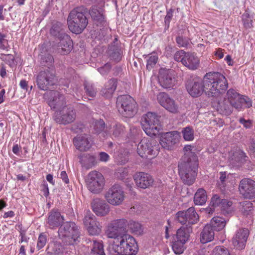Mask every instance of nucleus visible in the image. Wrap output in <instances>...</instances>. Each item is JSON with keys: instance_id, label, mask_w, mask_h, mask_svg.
<instances>
[{"instance_id": "obj_27", "label": "nucleus", "mask_w": 255, "mask_h": 255, "mask_svg": "<svg viewBox=\"0 0 255 255\" xmlns=\"http://www.w3.org/2000/svg\"><path fill=\"white\" fill-rule=\"evenodd\" d=\"M64 218L58 211H51L47 220V224L51 229L58 227L63 222Z\"/></svg>"}, {"instance_id": "obj_42", "label": "nucleus", "mask_w": 255, "mask_h": 255, "mask_svg": "<svg viewBox=\"0 0 255 255\" xmlns=\"http://www.w3.org/2000/svg\"><path fill=\"white\" fill-rule=\"evenodd\" d=\"M98 223L99 222L96 221V217L93 214L90 212H87L84 219V224L87 228Z\"/></svg>"}, {"instance_id": "obj_35", "label": "nucleus", "mask_w": 255, "mask_h": 255, "mask_svg": "<svg viewBox=\"0 0 255 255\" xmlns=\"http://www.w3.org/2000/svg\"><path fill=\"white\" fill-rule=\"evenodd\" d=\"M207 200L206 191L203 188L199 189L194 196V202L195 204L197 205H203L206 203Z\"/></svg>"}, {"instance_id": "obj_43", "label": "nucleus", "mask_w": 255, "mask_h": 255, "mask_svg": "<svg viewBox=\"0 0 255 255\" xmlns=\"http://www.w3.org/2000/svg\"><path fill=\"white\" fill-rule=\"evenodd\" d=\"M158 59V56L156 53H153L150 54L149 55L148 59H147V63H146L147 69L148 70H150L152 68H153L154 66L156 64Z\"/></svg>"}, {"instance_id": "obj_23", "label": "nucleus", "mask_w": 255, "mask_h": 255, "mask_svg": "<svg viewBox=\"0 0 255 255\" xmlns=\"http://www.w3.org/2000/svg\"><path fill=\"white\" fill-rule=\"evenodd\" d=\"M93 211L98 216H105L110 212V206L104 201L97 199L92 203Z\"/></svg>"}, {"instance_id": "obj_55", "label": "nucleus", "mask_w": 255, "mask_h": 255, "mask_svg": "<svg viewBox=\"0 0 255 255\" xmlns=\"http://www.w3.org/2000/svg\"><path fill=\"white\" fill-rule=\"evenodd\" d=\"M3 60L10 66L12 67L15 65V61L14 56L11 54L3 55V57L1 58Z\"/></svg>"}, {"instance_id": "obj_7", "label": "nucleus", "mask_w": 255, "mask_h": 255, "mask_svg": "<svg viewBox=\"0 0 255 255\" xmlns=\"http://www.w3.org/2000/svg\"><path fill=\"white\" fill-rule=\"evenodd\" d=\"M141 125L147 135L155 136L160 129L159 117L155 113L148 112L142 117Z\"/></svg>"}, {"instance_id": "obj_21", "label": "nucleus", "mask_w": 255, "mask_h": 255, "mask_svg": "<svg viewBox=\"0 0 255 255\" xmlns=\"http://www.w3.org/2000/svg\"><path fill=\"white\" fill-rule=\"evenodd\" d=\"M249 231L247 229H239L232 239L233 245L237 249L242 250L246 247Z\"/></svg>"}, {"instance_id": "obj_47", "label": "nucleus", "mask_w": 255, "mask_h": 255, "mask_svg": "<svg viewBox=\"0 0 255 255\" xmlns=\"http://www.w3.org/2000/svg\"><path fill=\"white\" fill-rule=\"evenodd\" d=\"M88 233L93 236L97 235L99 234L101 231V227L99 222L95 223L94 225L89 226L87 228Z\"/></svg>"}, {"instance_id": "obj_12", "label": "nucleus", "mask_w": 255, "mask_h": 255, "mask_svg": "<svg viewBox=\"0 0 255 255\" xmlns=\"http://www.w3.org/2000/svg\"><path fill=\"white\" fill-rule=\"evenodd\" d=\"M137 151L140 156L146 158L148 155L156 156L158 154V147L154 141L150 138H143L138 144Z\"/></svg>"}, {"instance_id": "obj_57", "label": "nucleus", "mask_w": 255, "mask_h": 255, "mask_svg": "<svg viewBox=\"0 0 255 255\" xmlns=\"http://www.w3.org/2000/svg\"><path fill=\"white\" fill-rule=\"evenodd\" d=\"M111 68V65L109 63H107L103 67L99 68L98 71L102 75H104L105 74H107L110 71Z\"/></svg>"}, {"instance_id": "obj_20", "label": "nucleus", "mask_w": 255, "mask_h": 255, "mask_svg": "<svg viewBox=\"0 0 255 255\" xmlns=\"http://www.w3.org/2000/svg\"><path fill=\"white\" fill-rule=\"evenodd\" d=\"M180 133L177 131L167 132L162 135L160 144L164 148L169 149L179 141Z\"/></svg>"}, {"instance_id": "obj_33", "label": "nucleus", "mask_w": 255, "mask_h": 255, "mask_svg": "<svg viewBox=\"0 0 255 255\" xmlns=\"http://www.w3.org/2000/svg\"><path fill=\"white\" fill-rule=\"evenodd\" d=\"M89 14L95 22L102 23L104 21L103 11L101 8L96 6H92L89 10Z\"/></svg>"}, {"instance_id": "obj_46", "label": "nucleus", "mask_w": 255, "mask_h": 255, "mask_svg": "<svg viewBox=\"0 0 255 255\" xmlns=\"http://www.w3.org/2000/svg\"><path fill=\"white\" fill-rule=\"evenodd\" d=\"M241 210L245 214H248L249 212L253 209V203L249 201H243L240 203Z\"/></svg>"}, {"instance_id": "obj_10", "label": "nucleus", "mask_w": 255, "mask_h": 255, "mask_svg": "<svg viewBox=\"0 0 255 255\" xmlns=\"http://www.w3.org/2000/svg\"><path fill=\"white\" fill-rule=\"evenodd\" d=\"M86 184L88 190L95 194L101 192L104 186L105 180L101 173L97 171H91L88 175Z\"/></svg>"}, {"instance_id": "obj_44", "label": "nucleus", "mask_w": 255, "mask_h": 255, "mask_svg": "<svg viewBox=\"0 0 255 255\" xmlns=\"http://www.w3.org/2000/svg\"><path fill=\"white\" fill-rule=\"evenodd\" d=\"M128 171L127 168L120 167L115 172L116 176L120 180H123L128 176Z\"/></svg>"}, {"instance_id": "obj_17", "label": "nucleus", "mask_w": 255, "mask_h": 255, "mask_svg": "<svg viewBox=\"0 0 255 255\" xmlns=\"http://www.w3.org/2000/svg\"><path fill=\"white\" fill-rule=\"evenodd\" d=\"M158 102L168 111L176 113L178 111V106L175 100L165 93H160L157 97Z\"/></svg>"}, {"instance_id": "obj_25", "label": "nucleus", "mask_w": 255, "mask_h": 255, "mask_svg": "<svg viewBox=\"0 0 255 255\" xmlns=\"http://www.w3.org/2000/svg\"><path fill=\"white\" fill-rule=\"evenodd\" d=\"M58 51L62 55L68 54L73 48V42L70 36L63 34L62 37L59 39Z\"/></svg>"}, {"instance_id": "obj_9", "label": "nucleus", "mask_w": 255, "mask_h": 255, "mask_svg": "<svg viewBox=\"0 0 255 255\" xmlns=\"http://www.w3.org/2000/svg\"><path fill=\"white\" fill-rule=\"evenodd\" d=\"M60 238H65L64 242L67 244L76 243L79 238V232L75 224L72 222H66L61 226L58 231Z\"/></svg>"}, {"instance_id": "obj_51", "label": "nucleus", "mask_w": 255, "mask_h": 255, "mask_svg": "<svg viewBox=\"0 0 255 255\" xmlns=\"http://www.w3.org/2000/svg\"><path fill=\"white\" fill-rule=\"evenodd\" d=\"M176 41L179 47H186L189 44L188 38L178 36L176 38Z\"/></svg>"}, {"instance_id": "obj_2", "label": "nucleus", "mask_w": 255, "mask_h": 255, "mask_svg": "<svg viewBox=\"0 0 255 255\" xmlns=\"http://www.w3.org/2000/svg\"><path fill=\"white\" fill-rule=\"evenodd\" d=\"M193 146L186 145L184 147V155L178 164L179 175L184 183L188 185L194 183L198 166V157L192 150Z\"/></svg>"}, {"instance_id": "obj_53", "label": "nucleus", "mask_w": 255, "mask_h": 255, "mask_svg": "<svg viewBox=\"0 0 255 255\" xmlns=\"http://www.w3.org/2000/svg\"><path fill=\"white\" fill-rule=\"evenodd\" d=\"M187 53L184 50H181L177 51L174 55V59L177 62H181L183 64Z\"/></svg>"}, {"instance_id": "obj_56", "label": "nucleus", "mask_w": 255, "mask_h": 255, "mask_svg": "<svg viewBox=\"0 0 255 255\" xmlns=\"http://www.w3.org/2000/svg\"><path fill=\"white\" fill-rule=\"evenodd\" d=\"M232 205V202L226 199H222L220 209L223 211H229V208Z\"/></svg>"}, {"instance_id": "obj_60", "label": "nucleus", "mask_w": 255, "mask_h": 255, "mask_svg": "<svg viewBox=\"0 0 255 255\" xmlns=\"http://www.w3.org/2000/svg\"><path fill=\"white\" fill-rule=\"evenodd\" d=\"M110 158L109 155L105 152L99 153V160L102 162H107Z\"/></svg>"}, {"instance_id": "obj_50", "label": "nucleus", "mask_w": 255, "mask_h": 255, "mask_svg": "<svg viewBox=\"0 0 255 255\" xmlns=\"http://www.w3.org/2000/svg\"><path fill=\"white\" fill-rule=\"evenodd\" d=\"M47 242V236L44 233H41L38 237L36 248L39 250L43 248Z\"/></svg>"}, {"instance_id": "obj_52", "label": "nucleus", "mask_w": 255, "mask_h": 255, "mask_svg": "<svg viewBox=\"0 0 255 255\" xmlns=\"http://www.w3.org/2000/svg\"><path fill=\"white\" fill-rule=\"evenodd\" d=\"M242 20L246 28H251L253 26V21L248 13H245L242 15Z\"/></svg>"}, {"instance_id": "obj_16", "label": "nucleus", "mask_w": 255, "mask_h": 255, "mask_svg": "<svg viewBox=\"0 0 255 255\" xmlns=\"http://www.w3.org/2000/svg\"><path fill=\"white\" fill-rule=\"evenodd\" d=\"M239 190L242 195L247 199L255 197V181L250 178L243 179L240 183Z\"/></svg>"}, {"instance_id": "obj_8", "label": "nucleus", "mask_w": 255, "mask_h": 255, "mask_svg": "<svg viewBox=\"0 0 255 255\" xmlns=\"http://www.w3.org/2000/svg\"><path fill=\"white\" fill-rule=\"evenodd\" d=\"M127 221L124 219H116L109 223L106 227V236L113 241L121 238L127 232Z\"/></svg>"}, {"instance_id": "obj_62", "label": "nucleus", "mask_w": 255, "mask_h": 255, "mask_svg": "<svg viewBox=\"0 0 255 255\" xmlns=\"http://www.w3.org/2000/svg\"><path fill=\"white\" fill-rule=\"evenodd\" d=\"M19 86L26 92L28 91V82L25 80L22 79L20 81Z\"/></svg>"}, {"instance_id": "obj_61", "label": "nucleus", "mask_w": 255, "mask_h": 255, "mask_svg": "<svg viewBox=\"0 0 255 255\" xmlns=\"http://www.w3.org/2000/svg\"><path fill=\"white\" fill-rule=\"evenodd\" d=\"M59 177L63 181V182L68 184L69 182V180L67 176V174L65 171H62L61 172Z\"/></svg>"}, {"instance_id": "obj_63", "label": "nucleus", "mask_w": 255, "mask_h": 255, "mask_svg": "<svg viewBox=\"0 0 255 255\" xmlns=\"http://www.w3.org/2000/svg\"><path fill=\"white\" fill-rule=\"evenodd\" d=\"M240 122L246 128H250L251 126V122L250 121L246 120L243 118L240 119Z\"/></svg>"}, {"instance_id": "obj_30", "label": "nucleus", "mask_w": 255, "mask_h": 255, "mask_svg": "<svg viewBox=\"0 0 255 255\" xmlns=\"http://www.w3.org/2000/svg\"><path fill=\"white\" fill-rule=\"evenodd\" d=\"M117 86V79H112L109 80L106 84L104 88L101 91L102 94L106 98H111L116 89Z\"/></svg>"}, {"instance_id": "obj_40", "label": "nucleus", "mask_w": 255, "mask_h": 255, "mask_svg": "<svg viewBox=\"0 0 255 255\" xmlns=\"http://www.w3.org/2000/svg\"><path fill=\"white\" fill-rule=\"evenodd\" d=\"M127 225L132 233L136 235H140L142 233L143 228L139 223L130 221L128 224L127 223Z\"/></svg>"}, {"instance_id": "obj_13", "label": "nucleus", "mask_w": 255, "mask_h": 255, "mask_svg": "<svg viewBox=\"0 0 255 255\" xmlns=\"http://www.w3.org/2000/svg\"><path fill=\"white\" fill-rule=\"evenodd\" d=\"M74 110L67 106H64L61 110H57L54 113L53 119L56 123L66 125L72 123L75 119Z\"/></svg>"}, {"instance_id": "obj_48", "label": "nucleus", "mask_w": 255, "mask_h": 255, "mask_svg": "<svg viewBox=\"0 0 255 255\" xmlns=\"http://www.w3.org/2000/svg\"><path fill=\"white\" fill-rule=\"evenodd\" d=\"M84 85L87 95L91 98L95 97L97 91L94 85L89 83H85Z\"/></svg>"}, {"instance_id": "obj_5", "label": "nucleus", "mask_w": 255, "mask_h": 255, "mask_svg": "<svg viewBox=\"0 0 255 255\" xmlns=\"http://www.w3.org/2000/svg\"><path fill=\"white\" fill-rule=\"evenodd\" d=\"M83 7L74 8L67 18L69 30L77 34L82 33L88 24V20L83 12Z\"/></svg>"}, {"instance_id": "obj_4", "label": "nucleus", "mask_w": 255, "mask_h": 255, "mask_svg": "<svg viewBox=\"0 0 255 255\" xmlns=\"http://www.w3.org/2000/svg\"><path fill=\"white\" fill-rule=\"evenodd\" d=\"M111 247L115 253L123 255H135L138 252L135 240L127 234L116 241H113Z\"/></svg>"}, {"instance_id": "obj_11", "label": "nucleus", "mask_w": 255, "mask_h": 255, "mask_svg": "<svg viewBox=\"0 0 255 255\" xmlns=\"http://www.w3.org/2000/svg\"><path fill=\"white\" fill-rule=\"evenodd\" d=\"M105 198L109 204L117 206L122 204L125 199V194L120 185L115 184L106 193Z\"/></svg>"}, {"instance_id": "obj_32", "label": "nucleus", "mask_w": 255, "mask_h": 255, "mask_svg": "<svg viewBox=\"0 0 255 255\" xmlns=\"http://www.w3.org/2000/svg\"><path fill=\"white\" fill-rule=\"evenodd\" d=\"M94 131L97 133H100L101 132L104 131V135L106 136L110 134L111 133V127H105V124L103 120L100 119L94 122Z\"/></svg>"}, {"instance_id": "obj_6", "label": "nucleus", "mask_w": 255, "mask_h": 255, "mask_svg": "<svg viewBox=\"0 0 255 255\" xmlns=\"http://www.w3.org/2000/svg\"><path fill=\"white\" fill-rule=\"evenodd\" d=\"M116 106L119 113L124 117L132 118L136 113V103L129 95L119 96L117 99Z\"/></svg>"}, {"instance_id": "obj_45", "label": "nucleus", "mask_w": 255, "mask_h": 255, "mask_svg": "<svg viewBox=\"0 0 255 255\" xmlns=\"http://www.w3.org/2000/svg\"><path fill=\"white\" fill-rule=\"evenodd\" d=\"M125 128L121 124H117L113 126L112 131L115 137H119L124 133Z\"/></svg>"}, {"instance_id": "obj_26", "label": "nucleus", "mask_w": 255, "mask_h": 255, "mask_svg": "<svg viewBox=\"0 0 255 255\" xmlns=\"http://www.w3.org/2000/svg\"><path fill=\"white\" fill-rule=\"evenodd\" d=\"M200 60L194 53L187 52L183 65L190 70H195L199 67Z\"/></svg>"}, {"instance_id": "obj_36", "label": "nucleus", "mask_w": 255, "mask_h": 255, "mask_svg": "<svg viewBox=\"0 0 255 255\" xmlns=\"http://www.w3.org/2000/svg\"><path fill=\"white\" fill-rule=\"evenodd\" d=\"M222 200L218 195H214L211 200L209 207L206 209L207 212L209 214H212L217 208L220 209Z\"/></svg>"}, {"instance_id": "obj_24", "label": "nucleus", "mask_w": 255, "mask_h": 255, "mask_svg": "<svg viewBox=\"0 0 255 255\" xmlns=\"http://www.w3.org/2000/svg\"><path fill=\"white\" fill-rule=\"evenodd\" d=\"M50 94L52 99L48 102V105L52 109H62L67 106L64 96L57 91H51Z\"/></svg>"}, {"instance_id": "obj_37", "label": "nucleus", "mask_w": 255, "mask_h": 255, "mask_svg": "<svg viewBox=\"0 0 255 255\" xmlns=\"http://www.w3.org/2000/svg\"><path fill=\"white\" fill-rule=\"evenodd\" d=\"M50 31L52 35L57 37L58 39L61 38L63 34H66L64 30L63 25L60 22L53 24Z\"/></svg>"}, {"instance_id": "obj_19", "label": "nucleus", "mask_w": 255, "mask_h": 255, "mask_svg": "<svg viewBox=\"0 0 255 255\" xmlns=\"http://www.w3.org/2000/svg\"><path fill=\"white\" fill-rule=\"evenodd\" d=\"M73 144L80 151H87L92 147L93 141L87 134L78 135L73 139Z\"/></svg>"}, {"instance_id": "obj_54", "label": "nucleus", "mask_w": 255, "mask_h": 255, "mask_svg": "<svg viewBox=\"0 0 255 255\" xmlns=\"http://www.w3.org/2000/svg\"><path fill=\"white\" fill-rule=\"evenodd\" d=\"M5 34L0 32V49L7 50L8 47V40L5 39Z\"/></svg>"}, {"instance_id": "obj_34", "label": "nucleus", "mask_w": 255, "mask_h": 255, "mask_svg": "<svg viewBox=\"0 0 255 255\" xmlns=\"http://www.w3.org/2000/svg\"><path fill=\"white\" fill-rule=\"evenodd\" d=\"M226 224L225 219L220 217H215L213 218L210 222V225L214 231H219L224 228Z\"/></svg>"}, {"instance_id": "obj_14", "label": "nucleus", "mask_w": 255, "mask_h": 255, "mask_svg": "<svg viewBox=\"0 0 255 255\" xmlns=\"http://www.w3.org/2000/svg\"><path fill=\"white\" fill-rule=\"evenodd\" d=\"M54 78L53 67H49L46 70L41 71L36 77L38 87L42 90H46L49 86L54 84Z\"/></svg>"}, {"instance_id": "obj_3", "label": "nucleus", "mask_w": 255, "mask_h": 255, "mask_svg": "<svg viewBox=\"0 0 255 255\" xmlns=\"http://www.w3.org/2000/svg\"><path fill=\"white\" fill-rule=\"evenodd\" d=\"M252 106V101L248 97L241 95L235 89L231 88L227 91L225 97L218 101L217 110L222 115L229 116L232 113L233 108L240 111L244 107L249 108Z\"/></svg>"}, {"instance_id": "obj_64", "label": "nucleus", "mask_w": 255, "mask_h": 255, "mask_svg": "<svg viewBox=\"0 0 255 255\" xmlns=\"http://www.w3.org/2000/svg\"><path fill=\"white\" fill-rule=\"evenodd\" d=\"M15 215L14 212L12 211H9L5 212L3 215V218H12Z\"/></svg>"}, {"instance_id": "obj_1", "label": "nucleus", "mask_w": 255, "mask_h": 255, "mask_svg": "<svg viewBox=\"0 0 255 255\" xmlns=\"http://www.w3.org/2000/svg\"><path fill=\"white\" fill-rule=\"evenodd\" d=\"M228 88L226 78L221 73H207L203 80L194 78L186 83V88L189 94L195 98L204 92L208 97H216L224 93Z\"/></svg>"}, {"instance_id": "obj_41", "label": "nucleus", "mask_w": 255, "mask_h": 255, "mask_svg": "<svg viewBox=\"0 0 255 255\" xmlns=\"http://www.w3.org/2000/svg\"><path fill=\"white\" fill-rule=\"evenodd\" d=\"M184 244L185 243L174 239L172 243V248L174 253L176 255L183 253L185 249Z\"/></svg>"}, {"instance_id": "obj_22", "label": "nucleus", "mask_w": 255, "mask_h": 255, "mask_svg": "<svg viewBox=\"0 0 255 255\" xmlns=\"http://www.w3.org/2000/svg\"><path fill=\"white\" fill-rule=\"evenodd\" d=\"M133 179L136 186L142 189L149 187L153 182L152 176L143 172L136 173L133 176Z\"/></svg>"}, {"instance_id": "obj_38", "label": "nucleus", "mask_w": 255, "mask_h": 255, "mask_svg": "<svg viewBox=\"0 0 255 255\" xmlns=\"http://www.w3.org/2000/svg\"><path fill=\"white\" fill-rule=\"evenodd\" d=\"M181 133L184 139L186 141H191L194 139V129L189 126L182 128Z\"/></svg>"}, {"instance_id": "obj_29", "label": "nucleus", "mask_w": 255, "mask_h": 255, "mask_svg": "<svg viewBox=\"0 0 255 255\" xmlns=\"http://www.w3.org/2000/svg\"><path fill=\"white\" fill-rule=\"evenodd\" d=\"M214 231L210 225L207 224L200 234V241L202 244L207 243L214 239Z\"/></svg>"}, {"instance_id": "obj_28", "label": "nucleus", "mask_w": 255, "mask_h": 255, "mask_svg": "<svg viewBox=\"0 0 255 255\" xmlns=\"http://www.w3.org/2000/svg\"><path fill=\"white\" fill-rule=\"evenodd\" d=\"M78 158L82 166L86 169H90L97 163L96 157L88 153H81Z\"/></svg>"}, {"instance_id": "obj_59", "label": "nucleus", "mask_w": 255, "mask_h": 255, "mask_svg": "<svg viewBox=\"0 0 255 255\" xmlns=\"http://www.w3.org/2000/svg\"><path fill=\"white\" fill-rule=\"evenodd\" d=\"M238 158H239L240 161L241 162H244L247 160V158L248 157L246 155V153L244 151H243L242 150H240L238 152Z\"/></svg>"}, {"instance_id": "obj_31", "label": "nucleus", "mask_w": 255, "mask_h": 255, "mask_svg": "<svg viewBox=\"0 0 255 255\" xmlns=\"http://www.w3.org/2000/svg\"><path fill=\"white\" fill-rule=\"evenodd\" d=\"M192 231L191 227H181L177 231L174 239L185 244L189 240Z\"/></svg>"}, {"instance_id": "obj_39", "label": "nucleus", "mask_w": 255, "mask_h": 255, "mask_svg": "<svg viewBox=\"0 0 255 255\" xmlns=\"http://www.w3.org/2000/svg\"><path fill=\"white\" fill-rule=\"evenodd\" d=\"M102 241H93V247L90 255H105Z\"/></svg>"}, {"instance_id": "obj_18", "label": "nucleus", "mask_w": 255, "mask_h": 255, "mask_svg": "<svg viewBox=\"0 0 255 255\" xmlns=\"http://www.w3.org/2000/svg\"><path fill=\"white\" fill-rule=\"evenodd\" d=\"M158 82L164 88H173L175 84V79L172 74V71L170 70L160 69L159 72Z\"/></svg>"}, {"instance_id": "obj_15", "label": "nucleus", "mask_w": 255, "mask_h": 255, "mask_svg": "<svg viewBox=\"0 0 255 255\" xmlns=\"http://www.w3.org/2000/svg\"><path fill=\"white\" fill-rule=\"evenodd\" d=\"M177 220L182 224L193 225L196 224L199 219L194 207L189 208L187 211H179L176 214Z\"/></svg>"}, {"instance_id": "obj_49", "label": "nucleus", "mask_w": 255, "mask_h": 255, "mask_svg": "<svg viewBox=\"0 0 255 255\" xmlns=\"http://www.w3.org/2000/svg\"><path fill=\"white\" fill-rule=\"evenodd\" d=\"M212 255H231L227 249L223 246L215 247L212 253Z\"/></svg>"}, {"instance_id": "obj_58", "label": "nucleus", "mask_w": 255, "mask_h": 255, "mask_svg": "<svg viewBox=\"0 0 255 255\" xmlns=\"http://www.w3.org/2000/svg\"><path fill=\"white\" fill-rule=\"evenodd\" d=\"M173 10L170 9L167 11L166 15L165 17L164 22L165 24L169 26L171 19L173 16Z\"/></svg>"}]
</instances>
